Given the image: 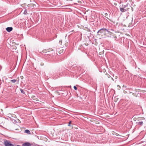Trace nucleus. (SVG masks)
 Wrapping results in <instances>:
<instances>
[{"label": "nucleus", "mask_w": 146, "mask_h": 146, "mask_svg": "<svg viewBox=\"0 0 146 146\" xmlns=\"http://www.w3.org/2000/svg\"><path fill=\"white\" fill-rule=\"evenodd\" d=\"M106 31H107L108 33L111 32V31H108L107 29L103 28L100 29L97 32L98 35H100L102 33L105 34Z\"/></svg>", "instance_id": "obj_1"}, {"label": "nucleus", "mask_w": 146, "mask_h": 146, "mask_svg": "<svg viewBox=\"0 0 146 146\" xmlns=\"http://www.w3.org/2000/svg\"><path fill=\"white\" fill-rule=\"evenodd\" d=\"M4 145L5 146H15L7 140L4 141Z\"/></svg>", "instance_id": "obj_2"}, {"label": "nucleus", "mask_w": 146, "mask_h": 146, "mask_svg": "<svg viewBox=\"0 0 146 146\" xmlns=\"http://www.w3.org/2000/svg\"><path fill=\"white\" fill-rule=\"evenodd\" d=\"M35 6V5L33 4H29L28 5V9L30 10H31L33 9Z\"/></svg>", "instance_id": "obj_3"}, {"label": "nucleus", "mask_w": 146, "mask_h": 146, "mask_svg": "<svg viewBox=\"0 0 146 146\" xmlns=\"http://www.w3.org/2000/svg\"><path fill=\"white\" fill-rule=\"evenodd\" d=\"M57 50V52H58L60 54L62 53L65 51V50L63 49V47L60 48L58 49Z\"/></svg>", "instance_id": "obj_4"}, {"label": "nucleus", "mask_w": 146, "mask_h": 146, "mask_svg": "<svg viewBox=\"0 0 146 146\" xmlns=\"http://www.w3.org/2000/svg\"><path fill=\"white\" fill-rule=\"evenodd\" d=\"M13 29L12 27H8L6 28V30L8 32H10L13 30Z\"/></svg>", "instance_id": "obj_5"}, {"label": "nucleus", "mask_w": 146, "mask_h": 146, "mask_svg": "<svg viewBox=\"0 0 146 146\" xmlns=\"http://www.w3.org/2000/svg\"><path fill=\"white\" fill-rule=\"evenodd\" d=\"M137 123L138 125L141 126L143 125V121H141L139 122L138 123Z\"/></svg>", "instance_id": "obj_6"}, {"label": "nucleus", "mask_w": 146, "mask_h": 146, "mask_svg": "<svg viewBox=\"0 0 146 146\" xmlns=\"http://www.w3.org/2000/svg\"><path fill=\"white\" fill-rule=\"evenodd\" d=\"M25 132L28 134H31L30 131L28 129L26 130Z\"/></svg>", "instance_id": "obj_7"}, {"label": "nucleus", "mask_w": 146, "mask_h": 146, "mask_svg": "<svg viewBox=\"0 0 146 146\" xmlns=\"http://www.w3.org/2000/svg\"><path fill=\"white\" fill-rule=\"evenodd\" d=\"M120 11L122 12H125L126 11V10L124 8H120Z\"/></svg>", "instance_id": "obj_8"}, {"label": "nucleus", "mask_w": 146, "mask_h": 146, "mask_svg": "<svg viewBox=\"0 0 146 146\" xmlns=\"http://www.w3.org/2000/svg\"><path fill=\"white\" fill-rule=\"evenodd\" d=\"M111 39L113 40H115L117 38V37L116 36H113L112 37H110Z\"/></svg>", "instance_id": "obj_9"}, {"label": "nucleus", "mask_w": 146, "mask_h": 146, "mask_svg": "<svg viewBox=\"0 0 146 146\" xmlns=\"http://www.w3.org/2000/svg\"><path fill=\"white\" fill-rule=\"evenodd\" d=\"M27 13V9H25V11L23 13V14L25 15H26L27 14H28Z\"/></svg>", "instance_id": "obj_10"}, {"label": "nucleus", "mask_w": 146, "mask_h": 146, "mask_svg": "<svg viewBox=\"0 0 146 146\" xmlns=\"http://www.w3.org/2000/svg\"><path fill=\"white\" fill-rule=\"evenodd\" d=\"M20 90L21 93H22V94H25V92L23 91V90L22 89H20Z\"/></svg>", "instance_id": "obj_11"}, {"label": "nucleus", "mask_w": 146, "mask_h": 146, "mask_svg": "<svg viewBox=\"0 0 146 146\" xmlns=\"http://www.w3.org/2000/svg\"><path fill=\"white\" fill-rule=\"evenodd\" d=\"M11 82H12V83H15L16 82V80L15 79L12 80H11Z\"/></svg>", "instance_id": "obj_12"}, {"label": "nucleus", "mask_w": 146, "mask_h": 146, "mask_svg": "<svg viewBox=\"0 0 146 146\" xmlns=\"http://www.w3.org/2000/svg\"><path fill=\"white\" fill-rule=\"evenodd\" d=\"M74 90H77V88L76 87V86H74Z\"/></svg>", "instance_id": "obj_13"}, {"label": "nucleus", "mask_w": 146, "mask_h": 146, "mask_svg": "<svg viewBox=\"0 0 146 146\" xmlns=\"http://www.w3.org/2000/svg\"><path fill=\"white\" fill-rule=\"evenodd\" d=\"M110 30L112 32H113L114 31V30L112 29H110Z\"/></svg>", "instance_id": "obj_14"}, {"label": "nucleus", "mask_w": 146, "mask_h": 146, "mask_svg": "<svg viewBox=\"0 0 146 146\" xmlns=\"http://www.w3.org/2000/svg\"><path fill=\"white\" fill-rule=\"evenodd\" d=\"M71 123V121H70L69 123L68 124V126H70V124Z\"/></svg>", "instance_id": "obj_15"}, {"label": "nucleus", "mask_w": 146, "mask_h": 146, "mask_svg": "<svg viewBox=\"0 0 146 146\" xmlns=\"http://www.w3.org/2000/svg\"><path fill=\"white\" fill-rule=\"evenodd\" d=\"M62 40H59V43H60V44H61V43H62Z\"/></svg>", "instance_id": "obj_16"}, {"label": "nucleus", "mask_w": 146, "mask_h": 146, "mask_svg": "<svg viewBox=\"0 0 146 146\" xmlns=\"http://www.w3.org/2000/svg\"><path fill=\"white\" fill-rule=\"evenodd\" d=\"M117 86L119 88H121V87H120V86H119V85H117Z\"/></svg>", "instance_id": "obj_17"}]
</instances>
